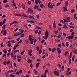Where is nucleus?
Here are the masks:
<instances>
[{"label": "nucleus", "mask_w": 77, "mask_h": 77, "mask_svg": "<svg viewBox=\"0 0 77 77\" xmlns=\"http://www.w3.org/2000/svg\"><path fill=\"white\" fill-rule=\"evenodd\" d=\"M68 1H66L65 2V5H66V6H65L64 8H63V9H64V10H65V11H68V9H67V6H68Z\"/></svg>", "instance_id": "nucleus-1"}, {"label": "nucleus", "mask_w": 77, "mask_h": 77, "mask_svg": "<svg viewBox=\"0 0 77 77\" xmlns=\"http://www.w3.org/2000/svg\"><path fill=\"white\" fill-rule=\"evenodd\" d=\"M48 7H49V8L50 9H53V5H51V2H49L48 4Z\"/></svg>", "instance_id": "nucleus-2"}, {"label": "nucleus", "mask_w": 77, "mask_h": 77, "mask_svg": "<svg viewBox=\"0 0 77 77\" xmlns=\"http://www.w3.org/2000/svg\"><path fill=\"white\" fill-rule=\"evenodd\" d=\"M74 37V35L69 36H68V39H72Z\"/></svg>", "instance_id": "nucleus-3"}, {"label": "nucleus", "mask_w": 77, "mask_h": 77, "mask_svg": "<svg viewBox=\"0 0 77 77\" xmlns=\"http://www.w3.org/2000/svg\"><path fill=\"white\" fill-rule=\"evenodd\" d=\"M48 31L46 30L45 32V35L47 37H48Z\"/></svg>", "instance_id": "nucleus-4"}, {"label": "nucleus", "mask_w": 77, "mask_h": 77, "mask_svg": "<svg viewBox=\"0 0 77 77\" xmlns=\"http://www.w3.org/2000/svg\"><path fill=\"white\" fill-rule=\"evenodd\" d=\"M72 51L73 53H75V54H77V51L76 49L72 50Z\"/></svg>", "instance_id": "nucleus-5"}, {"label": "nucleus", "mask_w": 77, "mask_h": 77, "mask_svg": "<svg viewBox=\"0 0 77 77\" xmlns=\"http://www.w3.org/2000/svg\"><path fill=\"white\" fill-rule=\"evenodd\" d=\"M17 23L18 22H17V21H14L13 22L11 23L10 24V25H12V24H15V23Z\"/></svg>", "instance_id": "nucleus-6"}, {"label": "nucleus", "mask_w": 77, "mask_h": 77, "mask_svg": "<svg viewBox=\"0 0 77 77\" xmlns=\"http://www.w3.org/2000/svg\"><path fill=\"white\" fill-rule=\"evenodd\" d=\"M15 15L16 17H21V15L20 14H16Z\"/></svg>", "instance_id": "nucleus-7"}, {"label": "nucleus", "mask_w": 77, "mask_h": 77, "mask_svg": "<svg viewBox=\"0 0 77 77\" xmlns=\"http://www.w3.org/2000/svg\"><path fill=\"white\" fill-rule=\"evenodd\" d=\"M33 71L34 72V74L35 75H37L38 74V71H37L36 70H34Z\"/></svg>", "instance_id": "nucleus-8"}, {"label": "nucleus", "mask_w": 77, "mask_h": 77, "mask_svg": "<svg viewBox=\"0 0 77 77\" xmlns=\"http://www.w3.org/2000/svg\"><path fill=\"white\" fill-rule=\"evenodd\" d=\"M40 8H45V6L43 4H41L39 6Z\"/></svg>", "instance_id": "nucleus-9"}, {"label": "nucleus", "mask_w": 77, "mask_h": 77, "mask_svg": "<svg viewBox=\"0 0 77 77\" xmlns=\"http://www.w3.org/2000/svg\"><path fill=\"white\" fill-rule=\"evenodd\" d=\"M72 56V52H71L70 53V55H69V59L70 60V59H71V57Z\"/></svg>", "instance_id": "nucleus-10"}, {"label": "nucleus", "mask_w": 77, "mask_h": 77, "mask_svg": "<svg viewBox=\"0 0 77 77\" xmlns=\"http://www.w3.org/2000/svg\"><path fill=\"white\" fill-rule=\"evenodd\" d=\"M39 64H40V63H37L36 65V68H38V66H39Z\"/></svg>", "instance_id": "nucleus-11"}, {"label": "nucleus", "mask_w": 77, "mask_h": 77, "mask_svg": "<svg viewBox=\"0 0 77 77\" xmlns=\"http://www.w3.org/2000/svg\"><path fill=\"white\" fill-rule=\"evenodd\" d=\"M27 62L28 63H30H30H32V60L29 59H28V61H27Z\"/></svg>", "instance_id": "nucleus-12"}, {"label": "nucleus", "mask_w": 77, "mask_h": 77, "mask_svg": "<svg viewBox=\"0 0 77 77\" xmlns=\"http://www.w3.org/2000/svg\"><path fill=\"white\" fill-rule=\"evenodd\" d=\"M69 42H66V47H68L69 46Z\"/></svg>", "instance_id": "nucleus-13"}, {"label": "nucleus", "mask_w": 77, "mask_h": 77, "mask_svg": "<svg viewBox=\"0 0 77 77\" xmlns=\"http://www.w3.org/2000/svg\"><path fill=\"white\" fill-rule=\"evenodd\" d=\"M25 41L26 42V44H28V43H29V40L26 39L25 40Z\"/></svg>", "instance_id": "nucleus-14"}, {"label": "nucleus", "mask_w": 77, "mask_h": 77, "mask_svg": "<svg viewBox=\"0 0 77 77\" xmlns=\"http://www.w3.org/2000/svg\"><path fill=\"white\" fill-rule=\"evenodd\" d=\"M42 38H43L44 39H47V38H48V37H47V36H44L42 37Z\"/></svg>", "instance_id": "nucleus-15"}, {"label": "nucleus", "mask_w": 77, "mask_h": 77, "mask_svg": "<svg viewBox=\"0 0 77 77\" xmlns=\"http://www.w3.org/2000/svg\"><path fill=\"white\" fill-rule=\"evenodd\" d=\"M56 49L55 48H53L52 50V51L53 53H54V51H56Z\"/></svg>", "instance_id": "nucleus-16"}, {"label": "nucleus", "mask_w": 77, "mask_h": 77, "mask_svg": "<svg viewBox=\"0 0 77 77\" xmlns=\"http://www.w3.org/2000/svg\"><path fill=\"white\" fill-rule=\"evenodd\" d=\"M22 16H23V17H25V18H28V16H26L25 14H22Z\"/></svg>", "instance_id": "nucleus-17"}, {"label": "nucleus", "mask_w": 77, "mask_h": 77, "mask_svg": "<svg viewBox=\"0 0 77 77\" xmlns=\"http://www.w3.org/2000/svg\"><path fill=\"white\" fill-rule=\"evenodd\" d=\"M35 1L36 5H38V2L39 1V0H35Z\"/></svg>", "instance_id": "nucleus-18"}, {"label": "nucleus", "mask_w": 77, "mask_h": 77, "mask_svg": "<svg viewBox=\"0 0 77 77\" xmlns=\"http://www.w3.org/2000/svg\"><path fill=\"white\" fill-rule=\"evenodd\" d=\"M21 7L22 8H23V9H25V7L24 5L23 4L22 5Z\"/></svg>", "instance_id": "nucleus-19"}, {"label": "nucleus", "mask_w": 77, "mask_h": 77, "mask_svg": "<svg viewBox=\"0 0 77 77\" xmlns=\"http://www.w3.org/2000/svg\"><path fill=\"white\" fill-rule=\"evenodd\" d=\"M54 32L55 34L57 35V33H58V31H56L55 30H54Z\"/></svg>", "instance_id": "nucleus-20"}, {"label": "nucleus", "mask_w": 77, "mask_h": 77, "mask_svg": "<svg viewBox=\"0 0 77 77\" xmlns=\"http://www.w3.org/2000/svg\"><path fill=\"white\" fill-rule=\"evenodd\" d=\"M36 29H37V30H39V29H41V27H40L38 26H36Z\"/></svg>", "instance_id": "nucleus-21"}, {"label": "nucleus", "mask_w": 77, "mask_h": 77, "mask_svg": "<svg viewBox=\"0 0 77 77\" xmlns=\"http://www.w3.org/2000/svg\"><path fill=\"white\" fill-rule=\"evenodd\" d=\"M3 52L4 53H7V51L5 49L3 50Z\"/></svg>", "instance_id": "nucleus-22"}, {"label": "nucleus", "mask_w": 77, "mask_h": 77, "mask_svg": "<svg viewBox=\"0 0 77 77\" xmlns=\"http://www.w3.org/2000/svg\"><path fill=\"white\" fill-rule=\"evenodd\" d=\"M5 28H6V25H5V24H4L3 26L2 27V28L3 29H5Z\"/></svg>", "instance_id": "nucleus-23"}, {"label": "nucleus", "mask_w": 77, "mask_h": 77, "mask_svg": "<svg viewBox=\"0 0 77 77\" xmlns=\"http://www.w3.org/2000/svg\"><path fill=\"white\" fill-rule=\"evenodd\" d=\"M3 35L5 36H6V34H7V32H6V31H5V32L3 33Z\"/></svg>", "instance_id": "nucleus-24"}, {"label": "nucleus", "mask_w": 77, "mask_h": 77, "mask_svg": "<svg viewBox=\"0 0 77 77\" xmlns=\"http://www.w3.org/2000/svg\"><path fill=\"white\" fill-rule=\"evenodd\" d=\"M58 47H60V48H61L62 47V45L61 44H59L58 45Z\"/></svg>", "instance_id": "nucleus-25"}, {"label": "nucleus", "mask_w": 77, "mask_h": 77, "mask_svg": "<svg viewBox=\"0 0 77 77\" xmlns=\"http://www.w3.org/2000/svg\"><path fill=\"white\" fill-rule=\"evenodd\" d=\"M11 42L13 44V43H15L16 42V41L15 40H11Z\"/></svg>", "instance_id": "nucleus-26"}, {"label": "nucleus", "mask_w": 77, "mask_h": 77, "mask_svg": "<svg viewBox=\"0 0 77 77\" xmlns=\"http://www.w3.org/2000/svg\"><path fill=\"white\" fill-rule=\"evenodd\" d=\"M42 50H41V49H39V54H41V53H42Z\"/></svg>", "instance_id": "nucleus-27"}, {"label": "nucleus", "mask_w": 77, "mask_h": 77, "mask_svg": "<svg viewBox=\"0 0 77 77\" xmlns=\"http://www.w3.org/2000/svg\"><path fill=\"white\" fill-rule=\"evenodd\" d=\"M36 50L37 51H39V48L38 46L36 47Z\"/></svg>", "instance_id": "nucleus-28"}, {"label": "nucleus", "mask_w": 77, "mask_h": 77, "mask_svg": "<svg viewBox=\"0 0 77 77\" xmlns=\"http://www.w3.org/2000/svg\"><path fill=\"white\" fill-rule=\"evenodd\" d=\"M1 47L2 48H3V47H4V45H3V43H2L1 44Z\"/></svg>", "instance_id": "nucleus-29"}, {"label": "nucleus", "mask_w": 77, "mask_h": 77, "mask_svg": "<svg viewBox=\"0 0 77 77\" xmlns=\"http://www.w3.org/2000/svg\"><path fill=\"white\" fill-rule=\"evenodd\" d=\"M11 63V61L8 60L7 62V65H8L9 63Z\"/></svg>", "instance_id": "nucleus-30"}, {"label": "nucleus", "mask_w": 77, "mask_h": 77, "mask_svg": "<svg viewBox=\"0 0 77 77\" xmlns=\"http://www.w3.org/2000/svg\"><path fill=\"white\" fill-rule=\"evenodd\" d=\"M6 19H5L4 20L3 22L2 23L3 24H5V21H6Z\"/></svg>", "instance_id": "nucleus-31"}, {"label": "nucleus", "mask_w": 77, "mask_h": 77, "mask_svg": "<svg viewBox=\"0 0 77 77\" xmlns=\"http://www.w3.org/2000/svg\"><path fill=\"white\" fill-rule=\"evenodd\" d=\"M38 8V6L37 5H35V6L34 7V9H37Z\"/></svg>", "instance_id": "nucleus-32"}, {"label": "nucleus", "mask_w": 77, "mask_h": 77, "mask_svg": "<svg viewBox=\"0 0 77 77\" xmlns=\"http://www.w3.org/2000/svg\"><path fill=\"white\" fill-rule=\"evenodd\" d=\"M32 50L31 49H30L28 52V53H32Z\"/></svg>", "instance_id": "nucleus-33"}, {"label": "nucleus", "mask_w": 77, "mask_h": 77, "mask_svg": "<svg viewBox=\"0 0 77 77\" xmlns=\"http://www.w3.org/2000/svg\"><path fill=\"white\" fill-rule=\"evenodd\" d=\"M8 2V0H4V1H3V3H6Z\"/></svg>", "instance_id": "nucleus-34"}, {"label": "nucleus", "mask_w": 77, "mask_h": 77, "mask_svg": "<svg viewBox=\"0 0 77 77\" xmlns=\"http://www.w3.org/2000/svg\"><path fill=\"white\" fill-rule=\"evenodd\" d=\"M69 54V53H68V51H66L64 54V55H67V54Z\"/></svg>", "instance_id": "nucleus-35"}, {"label": "nucleus", "mask_w": 77, "mask_h": 77, "mask_svg": "<svg viewBox=\"0 0 77 77\" xmlns=\"http://www.w3.org/2000/svg\"><path fill=\"white\" fill-rule=\"evenodd\" d=\"M69 24H70V25H71V26H74V23L72 22L70 23Z\"/></svg>", "instance_id": "nucleus-36"}, {"label": "nucleus", "mask_w": 77, "mask_h": 77, "mask_svg": "<svg viewBox=\"0 0 77 77\" xmlns=\"http://www.w3.org/2000/svg\"><path fill=\"white\" fill-rule=\"evenodd\" d=\"M63 20L64 21V22H68V20H67L66 19H63Z\"/></svg>", "instance_id": "nucleus-37"}, {"label": "nucleus", "mask_w": 77, "mask_h": 77, "mask_svg": "<svg viewBox=\"0 0 77 77\" xmlns=\"http://www.w3.org/2000/svg\"><path fill=\"white\" fill-rule=\"evenodd\" d=\"M53 73H54V75H56V73H57V71L55 70V71H54L53 72Z\"/></svg>", "instance_id": "nucleus-38"}, {"label": "nucleus", "mask_w": 77, "mask_h": 77, "mask_svg": "<svg viewBox=\"0 0 77 77\" xmlns=\"http://www.w3.org/2000/svg\"><path fill=\"white\" fill-rule=\"evenodd\" d=\"M71 59H70L69 61V65H71Z\"/></svg>", "instance_id": "nucleus-39"}, {"label": "nucleus", "mask_w": 77, "mask_h": 77, "mask_svg": "<svg viewBox=\"0 0 77 77\" xmlns=\"http://www.w3.org/2000/svg\"><path fill=\"white\" fill-rule=\"evenodd\" d=\"M8 47L9 48V47H11V44H10V43L9 44V43H8Z\"/></svg>", "instance_id": "nucleus-40"}, {"label": "nucleus", "mask_w": 77, "mask_h": 77, "mask_svg": "<svg viewBox=\"0 0 77 77\" xmlns=\"http://www.w3.org/2000/svg\"><path fill=\"white\" fill-rule=\"evenodd\" d=\"M22 34V33H21V32H17V36L18 35H21Z\"/></svg>", "instance_id": "nucleus-41"}, {"label": "nucleus", "mask_w": 77, "mask_h": 77, "mask_svg": "<svg viewBox=\"0 0 77 77\" xmlns=\"http://www.w3.org/2000/svg\"><path fill=\"white\" fill-rule=\"evenodd\" d=\"M11 56L12 57H13V56H14V54H13V52L11 53Z\"/></svg>", "instance_id": "nucleus-42"}, {"label": "nucleus", "mask_w": 77, "mask_h": 77, "mask_svg": "<svg viewBox=\"0 0 77 77\" xmlns=\"http://www.w3.org/2000/svg\"><path fill=\"white\" fill-rule=\"evenodd\" d=\"M5 31H6L5 30L3 29L1 31V33H3V32H4H4H5Z\"/></svg>", "instance_id": "nucleus-43"}, {"label": "nucleus", "mask_w": 77, "mask_h": 77, "mask_svg": "<svg viewBox=\"0 0 77 77\" xmlns=\"http://www.w3.org/2000/svg\"><path fill=\"white\" fill-rule=\"evenodd\" d=\"M74 12H75V10L74 9L72 10L71 11V13H73Z\"/></svg>", "instance_id": "nucleus-44"}, {"label": "nucleus", "mask_w": 77, "mask_h": 77, "mask_svg": "<svg viewBox=\"0 0 77 77\" xmlns=\"http://www.w3.org/2000/svg\"><path fill=\"white\" fill-rule=\"evenodd\" d=\"M28 5H30L31 4V2L29 1L28 2Z\"/></svg>", "instance_id": "nucleus-45"}, {"label": "nucleus", "mask_w": 77, "mask_h": 77, "mask_svg": "<svg viewBox=\"0 0 77 77\" xmlns=\"http://www.w3.org/2000/svg\"><path fill=\"white\" fill-rule=\"evenodd\" d=\"M23 42V40H20L18 42V44H20V43H21V42Z\"/></svg>", "instance_id": "nucleus-46"}, {"label": "nucleus", "mask_w": 77, "mask_h": 77, "mask_svg": "<svg viewBox=\"0 0 77 77\" xmlns=\"http://www.w3.org/2000/svg\"><path fill=\"white\" fill-rule=\"evenodd\" d=\"M17 47V45L15 46L14 47V48H13V50H15V49H16Z\"/></svg>", "instance_id": "nucleus-47"}, {"label": "nucleus", "mask_w": 77, "mask_h": 77, "mask_svg": "<svg viewBox=\"0 0 77 77\" xmlns=\"http://www.w3.org/2000/svg\"><path fill=\"white\" fill-rule=\"evenodd\" d=\"M75 58V57L73 56L72 58V60L73 62H74V58Z\"/></svg>", "instance_id": "nucleus-48"}, {"label": "nucleus", "mask_w": 77, "mask_h": 77, "mask_svg": "<svg viewBox=\"0 0 77 77\" xmlns=\"http://www.w3.org/2000/svg\"><path fill=\"white\" fill-rule=\"evenodd\" d=\"M24 52H25V51H23L21 52L20 53L21 55H23V54H24Z\"/></svg>", "instance_id": "nucleus-49"}, {"label": "nucleus", "mask_w": 77, "mask_h": 77, "mask_svg": "<svg viewBox=\"0 0 77 77\" xmlns=\"http://www.w3.org/2000/svg\"><path fill=\"white\" fill-rule=\"evenodd\" d=\"M69 27H70V28H72V29H74V26H73L71 25L69 26Z\"/></svg>", "instance_id": "nucleus-50"}, {"label": "nucleus", "mask_w": 77, "mask_h": 77, "mask_svg": "<svg viewBox=\"0 0 77 77\" xmlns=\"http://www.w3.org/2000/svg\"><path fill=\"white\" fill-rule=\"evenodd\" d=\"M58 53L59 54H60V53H61V51L60 50L59 51H58Z\"/></svg>", "instance_id": "nucleus-51"}, {"label": "nucleus", "mask_w": 77, "mask_h": 77, "mask_svg": "<svg viewBox=\"0 0 77 77\" xmlns=\"http://www.w3.org/2000/svg\"><path fill=\"white\" fill-rule=\"evenodd\" d=\"M24 34H23L21 35L20 36H21V37H22V38H23V37H24Z\"/></svg>", "instance_id": "nucleus-52"}, {"label": "nucleus", "mask_w": 77, "mask_h": 77, "mask_svg": "<svg viewBox=\"0 0 77 77\" xmlns=\"http://www.w3.org/2000/svg\"><path fill=\"white\" fill-rule=\"evenodd\" d=\"M11 72V70H8V71L7 72V74H9Z\"/></svg>", "instance_id": "nucleus-53"}, {"label": "nucleus", "mask_w": 77, "mask_h": 77, "mask_svg": "<svg viewBox=\"0 0 77 77\" xmlns=\"http://www.w3.org/2000/svg\"><path fill=\"white\" fill-rule=\"evenodd\" d=\"M60 50V48H57V51H59Z\"/></svg>", "instance_id": "nucleus-54"}, {"label": "nucleus", "mask_w": 77, "mask_h": 77, "mask_svg": "<svg viewBox=\"0 0 77 77\" xmlns=\"http://www.w3.org/2000/svg\"><path fill=\"white\" fill-rule=\"evenodd\" d=\"M63 29H68L67 26H63Z\"/></svg>", "instance_id": "nucleus-55"}, {"label": "nucleus", "mask_w": 77, "mask_h": 77, "mask_svg": "<svg viewBox=\"0 0 77 77\" xmlns=\"http://www.w3.org/2000/svg\"><path fill=\"white\" fill-rule=\"evenodd\" d=\"M53 27L54 28H56V24H53Z\"/></svg>", "instance_id": "nucleus-56"}, {"label": "nucleus", "mask_w": 77, "mask_h": 77, "mask_svg": "<svg viewBox=\"0 0 77 77\" xmlns=\"http://www.w3.org/2000/svg\"><path fill=\"white\" fill-rule=\"evenodd\" d=\"M20 38H17V42H18V41H19V40H20Z\"/></svg>", "instance_id": "nucleus-57"}, {"label": "nucleus", "mask_w": 77, "mask_h": 77, "mask_svg": "<svg viewBox=\"0 0 77 77\" xmlns=\"http://www.w3.org/2000/svg\"><path fill=\"white\" fill-rule=\"evenodd\" d=\"M33 10H31L30 11V13L31 14H33Z\"/></svg>", "instance_id": "nucleus-58"}, {"label": "nucleus", "mask_w": 77, "mask_h": 77, "mask_svg": "<svg viewBox=\"0 0 77 77\" xmlns=\"http://www.w3.org/2000/svg\"><path fill=\"white\" fill-rule=\"evenodd\" d=\"M3 25V24L2 23V22H0V26H2Z\"/></svg>", "instance_id": "nucleus-59"}, {"label": "nucleus", "mask_w": 77, "mask_h": 77, "mask_svg": "<svg viewBox=\"0 0 77 77\" xmlns=\"http://www.w3.org/2000/svg\"><path fill=\"white\" fill-rule=\"evenodd\" d=\"M60 5V3L59 2L57 4V6H59V5Z\"/></svg>", "instance_id": "nucleus-60"}, {"label": "nucleus", "mask_w": 77, "mask_h": 77, "mask_svg": "<svg viewBox=\"0 0 77 77\" xmlns=\"http://www.w3.org/2000/svg\"><path fill=\"white\" fill-rule=\"evenodd\" d=\"M42 32L41 31H39L38 32V35H41V32Z\"/></svg>", "instance_id": "nucleus-61"}, {"label": "nucleus", "mask_w": 77, "mask_h": 77, "mask_svg": "<svg viewBox=\"0 0 77 77\" xmlns=\"http://www.w3.org/2000/svg\"><path fill=\"white\" fill-rule=\"evenodd\" d=\"M10 77H14V75H12V74H10Z\"/></svg>", "instance_id": "nucleus-62"}, {"label": "nucleus", "mask_w": 77, "mask_h": 77, "mask_svg": "<svg viewBox=\"0 0 77 77\" xmlns=\"http://www.w3.org/2000/svg\"><path fill=\"white\" fill-rule=\"evenodd\" d=\"M44 76L45 77H46V76H47V74L46 73H44Z\"/></svg>", "instance_id": "nucleus-63"}, {"label": "nucleus", "mask_w": 77, "mask_h": 77, "mask_svg": "<svg viewBox=\"0 0 77 77\" xmlns=\"http://www.w3.org/2000/svg\"><path fill=\"white\" fill-rule=\"evenodd\" d=\"M44 42H45V40L43 39V40H42L41 42V43H44Z\"/></svg>", "instance_id": "nucleus-64"}]
</instances>
